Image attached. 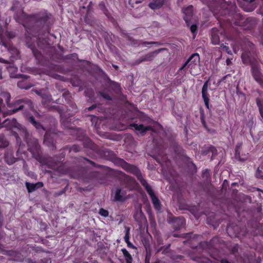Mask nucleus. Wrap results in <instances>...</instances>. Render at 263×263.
<instances>
[{
	"label": "nucleus",
	"instance_id": "f257e3e1",
	"mask_svg": "<svg viewBox=\"0 0 263 263\" xmlns=\"http://www.w3.org/2000/svg\"><path fill=\"white\" fill-rule=\"evenodd\" d=\"M249 46L250 49L242 52L241 59L243 63L251 66L252 75H254L255 73L259 72L260 69L254 45L252 43H249Z\"/></svg>",
	"mask_w": 263,
	"mask_h": 263
},
{
	"label": "nucleus",
	"instance_id": "f03ea898",
	"mask_svg": "<svg viewBox=\"0 0 263 263\" xmlns=\"http://www.w3.org/2000/svg\"><path fill=\"white\" fill-rule=\"evenodd\" d=\"M24 139L28 145V150L37 160L41 159L40 145L37 139L33 137L26 130L23 131Z\"/></svg>",
	"mask_w": 263,
	"mask_h": 263
},
{
	"label": "nucleus",
	"instance_id": "7ed1b4c3",
	"mask_svg": "<svg viewBox=\"0 0 263 263\" xmlns=\"http://www.w3.org/2000/svg\"><path fill=\"white\" fill-rule=\"evenodd\" d=\"M8 107L11 109L8 110L6 114L11 115L25 108L32 109L33 108V104L30 99L25 98L13 101L11 104H9Z\"/></svg>",
	"mask_w": 263,
	"mask_h": 263
},
{
	"label": "nucleus",
	"instance_id": "20e7f679",
	"mask_svg": "<svg viewBox=\"0 0 263 263\" xmlns=\"http://www.w3.org/2000/svg\"><path fill=\"white\" fill-rule=\"evenodd\" d=\"M115 162L121 166L124 170L129 172L137 176V179L139 181H145L142 176L140 171L135 165L127 163L123 159L116 158L114 159Z\"/></svg>",
	"mask_w": 263,
	"mask_h": 263
},
{
	"label": "nucleus",
	"instance_id": "39448f33",
	"mask_svg": "<svg viewBox=\"0 0 263 263\" xmlns=\"http://www.w3.org/2000/svg\"><path fill=\"white\" fill-rule=\"evenodd\" d=\"M200 61L199 55L198 53L192 54L187 60L183 64L180 70L185 68L190 69V73L192 75H196L195 69L198 67Z\"/></svg>",
	"mask_w": 263,
	"mask_h": 263
},
{
	"label": "nucleus",
	"instance_id": "423d86ee",
	"mask_svg": "<svg viewBox=\"0 0 263 263\" xmlns=\"http://www.w3.org/2000/svg\"><path fill=\"white\" fill-rule=\"evenodd\" d=\"M219 238L217 236L213 237L210 241H201L198 246L192 247L193 248L202 249L205 252H209L210 251L215 249L217 247V244L219 242Z\"/></svg>",
	"mask_w": 263,
	"mask_h": 263
},
{
	"label": "nucleus",
	"instance_id": "0eeeda50",
	"mask_svg": "<svg viewBox=\"0 0 263 263\" xmlns=\"http://www.w3.org/2000/svg\"><path fill=\"white\" fill-rule=\"evenodd\" d=\"M52 168L54 172H60L62 170V165L60 162H48L47 164H43L41 165V169L44 174H49L51 175V178H53L52 172L50 170H48L46 168Z\"/></svg>",
	"mask_w": 263,
	"mask_h": 263
},
{
	"label": "nucleus",
	"instance_id": "6e6552de",
	"mask_svg": "<svg viewBox=\"0 0 263 263\" xmlns=\"http://www.w3.org/2000/svg\"><path fill=\"white\" fill-rule=\"evenodd\" d=\"M167 50L166 48H163L150 52L142 56L140 58L135 62V65H138L143 62H152L158 54L162 51Z\"/></svg>",
	"mask_w": 263,
	"mask_h": 263
},
{
	"label": "nucleus",
	"instance_id": "1a4fd4ad",
	"mask_svg": "<svg viewBox=\"0 0 263 263\" xmlns=\"http://www.w3.org/2000/svg\"><path fill=\"white\" fill-rule=\"evenodd\" d=\"M37 37V45L41 48H45L50 46V44L48 42V37L45 35L42 31L32 34Z\"/></svg>",
	"mask_w": 263,
	"mask_h": 263
},
{
	"label": "nucleus",
	"instance_id": "9d476101",
	"mask_svg": "<svg viewBox=\"0 0 263 263\" xmlns=\"http://www.w3.org/2000/svg\"><path fill=\"white\" fill-rule=\"evenodd\" d=\"M170 222L172 224V227L175 230H180L185 224L184 218L181 217H174L172 220H170Z\"/></svg>",
	"mask_w": 263,
	"mask_h": 263
},
{
	"label": "nucleus",
	"instance_id": "9b49d317",
	"mask_svg": "<svg viewBox=\"0 0 263 263\" xmlns=\"http://www.w3.org/2000/svg\"><path fill=\"white\" fill-rule=\"evenodd\" d=\"M183 12L184 14V20L187 25V26H189L190 24L192 23V21L194 20L193 17V6H189L187 8L183 9Z\"/></svg>",
	"mask_w": 263,
	"mask_h": 263
},
{
	"label": "nucleus",
	"instance_id": "f8f14e48",
	"mask_svg": "<svg viewBox=\"0 0 263 263\" xmlns=\"http://www.w3.org/2000/svg\"><path fill=\"white\" fill-rule=\"evenodd\" d=\"M132 128H134L137 134H140L141 136H144L145 133L151 129L152 127L149 126H145L143 124L138 125L136 123H133L130 125Z\"/></svg>",
	"mask_w": 263,
	"mask_h": 263
},
{
	"label": "nucleus",
	"instance_id": "ddd939ff",
	"mask_svg": "<svg viewBox=\"0 0 263 263\" xmlns=\"http://www.w3.org/2000/svg\"><path fill=\"white\" fill-rule=\"evenodd\" d=\"M210 153H212L211 159L213 160L217 155V150L215 146L212 145H204L201 151V154L202 155H206Z\"/></svg>",
	"mask_w": 263,
	"mask_h": 263
},
{
	"label": "nucleus",
	"instance_id": "4468645a",
	"mask_svg": "<svg viewBox=\"0 0 263 263\" xmlns=\"http://www.w3.org/2000/svg\"><path fill=\"white\" fill-rule=\"evenodd\" d=\"M26 120L31 123L39 132L46 131V128L40 122L36 121L32 115H27L26 116Z\"/></svg>",
	"mask_w": 263,
	"mask_h": 263
},
{
	"label": "nucleus",
	"instance_id": "2eb2a0df",
	"mask_svg": "<svg viewBox=\"0 0 263 263\" xmlns=\"http://www.w3.org/2000/svg\"><path fill=\"white\" fill-rule=\"evenodd\" d=\"M13 152L12 149H7L4 155V161L9 165H11L15 163L18 158H15L13 155Z\"/></svg>",
	"mask_w": 263,
	"mask_h": 263
},
{
	"label": "nucleus",
	"instance_id": "dca6fc26",
	"mask_svg": "<svg viewBox=\"0 0 263 263\" xmlns=\"http://www.w3.org/2000/svg\"><path fill=\"white\" fill-rule=\"evenodd\" d=\"M210 82V79H209L207 81H206L202 88V97L204 100L205 105L208 108H209V98L208 97V85Z\"/></svg>",
	"mask_w": 263,
	"mask_h": 263
},
{
	"label": "nucleus",
	"instance_id": "f3484780",
	"mask_svg": "<svg viewBox=\"0 0 263 263\" xmlns=\"http://www.w3.org/2000/svg\"><path fill=\"white\" fill-rule=\"evenodd\" d=\"M99 154L102 157L107 160H113L116 156L113 151L106 148L101 149L99 151Z\"/></svg>",
	"mask_w": 263,
	"mask_h": 263
},
{
	"label": "nucleus",
	"instance_id": "a211bd4d",
	"mask_svg": "<svg viewBox=\"0 0 263 263\" xmlns=\"http://www.w3.org/2000/svg\"><path fill=\"white\" fill-rule=\"evenodd\" d=\"M77 162L81 165H86L87 163H89L92 165L93 166L97 167V168H102L103 166L100 164H98L94 162L93 161L89 160L86 158L80 157L77 158Z\"/></svg>",
	"mask_w": 263,
	"mask_h": 263
},
{
	"label": "nucleus",
	"instance_id": "6ab92c4d",
	"mask_svg": "<svg viewBox=\"0 0 263 263\" xmlns=\"http://www.w3.org/2000/svg\"><path fill=\"white\" fill-rule=\"evenodd\" d=\"M127 199L126 193L124 191H122L120 188L116 189L114 200L115 201L124 202Z\"/></svg>",
	"mask_w": 263,
	"mask_h": 263
},
{
	"label": "nucleus",
	"instance_id": "aec40b11",
	"mask_svg": "<svg viewBox=\"0 0 263 263\" xmlns=\"http://www.w3.org/2000/svg\"><path fill=\"white\" fill-rule=\"evenodd\" d=\"M26 186L29 193H32L37 189L43 186V182H36V183H30L26 182Z\"/></svg>",
	"mask_w": 263,
	"mask_h": 263
},
{
	"label": "nucleus",
	"instance_id": "412c9836",
	"mask_svg": "<svg viewBox=\"0 0 263 263\" xmlns=\"http://www.w3.org/2000/svg\"><path fill=\"white\" fill-rule=\"evenodd\" d=\"M112 175L121 181H131V178L121 171L114 170L112 171Z\"/></svg>",
	"mask_w": 263,
	"mask_h": 263
},
{
	"label": "nucleus",
	"instance_id": "4be33fe9",
	"mask_svg": "<svg viewBox=\"0 0 263 263\" xmlns=\"http://www.w3.org/2000/svg\"><path fill=\"white\" fill-rule=\"evenodd\" d=\"M242 146V143H238L237 144L235 147V157L236 159H238L240 161H245L247 158L248 156L246 155H242V157L240 156V150Z\"/></svg>",
	"mask_w": 263,
	"mask_h": 263
},
{
	"label": "nucleus",
	"instance_id": "5701e85b",
	"mask_svg": "<svg viewBox=\"0 0 263 263\" xmlns=\"http://www.w3.org/2000/svg\"><path fill=\"white\" fill-rule=\"evenodd\" d=\"M34 19L37 23L44 24L49 19L48 16L45 13H40L33 15Z\"/></svg>",
	"mask_w": 263,
	"mask_h": 263
},
{
	"label": "nucleus",
	"instance_id": "b1692460",
	"mask_svg": "<svg viewBox=\"0 0 263 263\" xmlns=\"http://www.w3.org/2000/svg\"><path fill=\"white\" fill-rule=\"evenodd\" d=\"M37 94L42 98L41 102H42V105L45 107H48V104L52 100L51 96L50 95H47V94H42V93H39V92H37Z\"/></svg>",
	"mask_w": 263,
	"mask_h": 263
},
{
	"label": "nucleus",
	"instance_id": "393cba45",
	"mask_svg": "<svg viewBox=\"0 0 263 263\" xmlns=\"http://www.w3.org/2000/svg\"><path fill=\"white\" fill-rule=\"evenodd\" d=\"M44 143L50 148L51 150L54 151L56 149L53 140L49 137L47 133H46L44 136Z\"/></svg>",
	"mask_w": 263,
	"mask_h": 263
},
{
	"label": "nucleus",
	"instance_id": "a878e982",
	"mask_svg": "<svg viewBox=\"0 0 263 263\" xmlns=\"http://www.w3.org/2000/svg\"><path fill=\"white\" fill-rule=\"evenodd\" d=\"M164 0H153L149 4V7L152 9H157L164 4Z\"/></svg>",
	"mask_w": 263,
	"mask_h": 263
},
{
	"label": "nucleus",
	"instance_id": "bb28decb",
	"mask_svg": "<svg viewBox=\"0 0 263 263\" xmlns=\"http://www.w3.org/2000/svg\"><path fill=\"white\" fill-rule=\"evenodd\" d=\"M7 255L12 257L15 260L18 261L22 260V254L18 251L12 250H9L7 252Z\"/></svg>",
	"mask_w": 263,
	"mask_h": 263
},
{
	"label": "nucleus",
	"instance_id": "cd10ccee",
	"mask_svg": "<svg viewBox=\"0 0 263 263\" xmlns=\"http://www.w3.org/2000/svg\"><path fill=\"white\" fill-rule=\"evenodd\" d=\"M151 198L154 209L156 211H160L161 210V204L158 198L157 197L156 195H155L152 197Z\"/></svg>",
	"mask_w": 263,
	"mask_h": 263
},
{
	"label": "nucleus",
	"instance_id": "c85d7f7f",
	"mask_svg": "<svg viewBox=\"0 0 263 263\" xmlns=\"http://www.w3.org/2000/svg\"><path fill=\"white\" fill-rule=\"evenodd\" d=\"M109 87L117 93H119L121 92L120 85L114 81L109 80Z\"/></svg>",
	"mask_w": 263,
	"mask_h": 263
},
{
	"label": "nucleus",
	"instance_id": "c756f323",
	"mask_svg": "<svg viewBox=\"0 0 263 263\" xmlns=\"http://www.w3.org/2000/svg\"><path fill=\"white\" fill-rule=\"evenodd\" d=\"M142 186L144 187L146 190L147 193L149 195L150 197L156 195L155 193L154 192L152 187L148 184V182H141Z\"/></svg>",
	"mask_w": 263,
	"mask_h": 263
},
{
	"label": "nucleus",
	"instance_id": "7c9ffc66",
	"mask_svg": "<svg viewBox=\"0 0 263 263\" xmlns=\"http://www.w3.org/2000/svg\"><path fill=\"white\" fill-rule=\"evenodd\" d=\"M121 251L123 254L126 262L132 263L133 258L130 254L128 252V251L125 248L122 249Z\"/></svg>",
	"mask_w": 263,
	"mask_h": 263
},
{
	"label": "nucleus",
	"instance_id": "2f4dec72",
	"mask_svg": "<svg viewBox=\"0 0 263 263\" xmlns=\"http://www.w3.org/2000/svg\"><path fill=\"white\" fill-rule=\"evenodd\" d=\"M255 80L263 88V76L261 74L260 72H258L255 74L253 75Z\"/></svg>",
	"mask_w": 263,
	"mask_h": 263
},
{
	"label": "nucleus",
	"instance_id": "473e14b6",
	"mask_svg": "<svg viewBox=\"0 0 263 263\" xmlns=\"http://www.w3.org/2000/svg\"><path fill=\"white\" fill-rule=\"evenodd\" d=\"M9 144V141L6 139L4 135H0V148H5Z\"/></svg>",
	"mask_w": 263,
	"mask_h": 263
},
{
	"label": "nucleus",
	"instance_id": "72a5a7b5",
	"mask_svg": "<svg viewBox=\"0 0 263 263\" xmlns=\"http://www.w3.org/2000/svg\"><path fill=\"white\" fill-rule=\"evenodd\" d=\"M171 244H168L166 246H163L157 249L156 253H158L161 252L163 254H165L169 252Z\"/></svg>",
	"mask_w": 263,
	"mask_h": 263
},
{
	"label": "nucleus",
	"instance_id": "f704fd0d",
	"mask_svg": "<svg viewBox=\"0 0 263 263\" xmlns=\"http://www.w3.org/2000/svg\"><path fill=\"white\" fill-rule=\"evenodd\" d=\"M212 43L213 44L217 45L220 43V37L217 32H212Z\"/></svg>",
	"mask_w": 263,
	"mask_h": 263
},
{
	"label": "nucleus",
	"instance_id": "c9c22d12",
	"mask_svg": "<svg viewBox=\"0 0 263 263\" xmlns=\"http://www.w3.org/2000/svg\"><path fill=\"white\" fill-rule=\"evenodd\" d=\"M202 179L203 181H208L211 179V175L210 173V170L205 169L202 172Z\"/></svg>",
	"mask_w": 263,
	"mask_h": 263
},
{
	"label": "nucleus",
	"instance_id": "e433bc0d",
	"mask_svg": "<svg viewBox=\"0 0 263 263\" xmlns=\"http://www.w3.org/2000/svg\"><path fill=\"white\" fill-rule=\"evenodd\" d=\"M263 165L259 166L256 171L255 176L257 179H261L263 180Z\"/></svg>",
	"mask_w": 263,
	"mask_h": 263
},
{
	"label": "nucleus",
	"instance_id": "4c0bfd02",
	"mask_svg": "<svg viewBox=\"0 0 263 263\" xmlns=\"http://www.w3.org/2000/svg\"><path fill=\"white\" fill-rule=\"evenodd\" d=\"M17 86L22 88V89H27L30 87V86H29L25 80L20 81H18L17 83Z\"/></svg>",
	"mask_w": 263,
	"mask_h": 263
},
{
	"label": "nucleus",
	"instance_id": "58836bf2",
	"mask_svg": "<svg viewBox=\"0 0 263 263\" xmlns=\"http://www.w3.org/2000/svg\"><path fill=\"white\" fill-rule=\"evenodd\" d=\"M130 237V228L128 227H125V236L124 237V241L127 242L129 241Z\"/></svg>",
	"mask_w": 263,
	"mask_h": 263
},
{
	"label": "nucleus",
	"instance_id": "ea45409f",
	"mask_svg": "<svg viewBox=\"0 0 263 263\" xmlns=\"http://www.w3.org/2000/svg\"><path fill=\"white\" fill-rule=\"evenodd\" d=\"M190 27V30L193 33H195L197 31V24L196 23V20L192 21L191 24L189 26Z\"/></svg>",
	"mask_w": 263,
	"mask_h": 263
},
{
	"label": "nucleus",
	"instance_id": "a19ab883",
	"mask_svg": "<svg viewBox=\"0 0 263 263\" xmlns=\"http://www.w3.org/2000/svg\"><path fill=\"white\" fill-rule=\"evenodd\" d=\"M256 7V5L254 4H250L245 8V10L247 12H252Z\"/></svg>",
	"mask_w": 263,
	"mask_h": 263
},
{
	"label": "nucleus",
	"instance_id": "79ce46f5",
	"mask_svg": "<svg viewBox=\"0 0 263 263\" xmlns=\"http://www.w3.org/2000/svg\"><path fill=\"white\" fill-rule=\"evenodd\" d=\"M256 101L257 105L259 108L260 115L263 118V107H262V103H261L260 100L258 98H257L256 99Z\"/></svg>",
	"mask_w": 263,
	"mask_h": 263
},
{
	"label": "nucleus",
	"instance_id": "37998d69",
	"mask_svg": "<svg viewBox=\"0 0 263 263\" xmlns=\"http://www.w3.org/2000/svg\"><path fill=\"white\" fill-rule=\"evenodd\" d=\"M99 214L104 217H107L109 215L108 211L103 208L100 209Z\"/></svg>",
	"mask_w": 263,
	"mask_h": 263
},
{
	"label": "nucleus",
	"instance_id": "c03bdc74",
	"mask_svg": "<svg viewBox=\"0 0 263 263\" xmlns=\"http://www.w3.org/2000/svg\"><path fill=\"white\" fill-rule=\"evenodd\" d=\"M3 96L6 100V104L7 107L8 106L9 104H11L12 102H10L11 96L10 93L7 92H5L3 94Z\"/></svg>",
	"mask_w": 263,
	"mask_h": 263
},
{
	"label": "nucleus",
	"instance_id": "a18cd8bd",
	"mask_svg": "<svg viewBox=\"0 0 263 263\" xmlns=\"http://www.w3.org/2000/svg\"><path fill=\"white\" fill-rule=\"evenodd\" d=\"M125 37L126 38L127 40L129 41L132 44H133L134 45L138 44L137 41L135 40L133 37L130 36L128 34H125Z\"/></svg>",
	"mask_w": 263,
	"mask_h": 263
},
{
	"label": "nucleus",
	"instance_id": "49530a36",
	"mask_svg": "<svg viewBox=\"0 0 263 263\" xmlns=\"http://www.w3.org/2000/svg\"><path fill=\"white\" fill-rule=\"evenodd\" d=\"M67 188H68V184H67L66 186L63 189H62L61 191L55 192L54 194V196L55 197H58V196H61V195L64 194Z\"/></svg>",
	"mask_w": 263,
	"mask_h": 263
},
{
	"label": "nucleus",
	"instance_id": "de8ad7c7",
	"mask_svg": "<svg viewBox=\"0 0 263 263\" xmlns=\"http://www.w3.org/2000/svg\"><path fill=\"white\" fill-rule=\"evenodd\" d=\"M220 49L225 50L228 54H231V51L230 50L228 46L221 44L219 47Z\"/></svg>",
	"mask_w": 263,
	"mask_h": 263
},
{
	"label": "nucleus",
	"instance_id": "09e8293b",
	"mask_svg": "<svg viewBox=\"0 0 263 263\" xmlns=\"http://www.w3.org/2000/svg\"><path fill=\"white\" fill-rule=\"evenodd\" d=\"M238 245L237 244V245H235V246H234L232 248L231 250V254H232L234 255H236V254L238 253Z\"/></svg>",
	"mask_w": 263,
	"mask_h": 263
},
{
	"label": "nucleus",
	"instance_id": "8fccbe9b",
	"mask_svg": "<svg viewBox=\"0 0 263 263\" xmlns=\"http://www.w3.org/2000/svg\"><path fill=\"white\" fill-rule=\"evenodd\" d=\"M99 93L105 99L107 100H111V97L108 93H105L102 91H100Z\"/></svg>",
	"mask_w": 263,
	"mask_h": 263
},
{
	"label": "nucleus",
	"instance_id": "3c124183",
	"mask_svg": "<svg viewBox=\"0 0 263 263\" xmlns=\"http://www.w3.org/2000/svg\"><path fill=\"white\" fill-rule=\"evenodd\" d=\"M187 235V237H189L191 238H193V240L194 239H196L198 238H201V236L200 235L193 234V233H188L186 234Z\"/></svg>",
	"mask_w": 263,
	"mask_h": 263
},
{
	"label": "nucleus",
	"instance_id": "603ef678",
	"mask_svg": "<svg viewBox=\"0 0 263 263\" xmlns=\"http://www.w3.org/2000/svg\"><path fill=\"white\" fill-rule=\"evenodd\" d=\"M72 151L74 152L75 153L79 152L81 151L82 148L81 146L78 145H71Z\"/></svg>",
	"mask_w": 263,
	"mask_h": 263
},
{
	"label": "nucleus",
	"instance_id": "864d4df0",
	"mask_svg": "<svg viewBox=\"0 0 263 263\" xmlns=\"http://www.w3.org/2000/svg\"><path fill=\"white\" fill-rule=\"evenodd\" d=\"M200 119H201V123H202L203 126L205 128H207L206 124V122H205V121L204 119V114L203 112H201V114Z\"/></svg>",
	"mask_w": 263,
	"mask_h": 263
},
{
	"label": "nucleus",
	"instance_id": "5fc2aeb1",
	"mask_svg": "<svg viewBox=\"0 0 263 263\" xmlns=\"http://www.w3.org/2000/svg\"><path fill=\"white\" fill-rule=\"evenodd\" d=\"M6 68L8 69V70L9 72H15L17 70V68L12 66V65H9L8 66L6 67Z\"/></svg>",
	"mask_w": 263,
	"mask_h": 263
},
{
	"label": "nucleus",
	"instance_id": "6e6d98bb",
	"mask_svg": "<svg viewBox=\"0 0 263 263\" xmlns=\"http://www.w3.org/2000/svg\"><path fill=\"white\" fill-rule=\"evenodd\" d=\"M150 258H151V253L148 252L147 251H146V253L145 258V263H149Z\"/></svg>",
	"mask_w": 263,
	"mask_h": 263
},
{
	"label": "nucleus",
	"instance_id": "4d7b16f0",
	"mask_svg": "<svg viewBox=\"0 0 263 263\" xmlns=\"http://www.w3.org/2000/svg\"><path fill=\"white\" fill-rule=\"evenodd\" d=\"M63 96L67 100H69V92L68 91H66L63 93Z\"/></svg>",
	"mask_w": 263,
	"mask_h": 263
},
{
	"label": "nucleus",
	"instance_id": "13d9d810",
	"mask_svg": "<svg viewBox=\"0 0 263 263\" xmlns=\"http://www.w3.org/2000/svg\"><path fill=\"white\" fill-rule=\"evenodd\" d=\"M19 5V3L18 2H16L15 4L11 8V10L15 11L17 9V7Z\"/></svg>",
	"mask_w": 263,
	"mask_h": 263
},
{
	"label": "nucleus",
	"instance_id": "bf43d9fd",
	"mask_svg": "<svg viewBox=\"0 0 263 263\" xmlns=\"http://www.w3.org/2000/svg\"><path fill=\"white\" fill-rule=\"evenodd\" d=\"M174 151L176 153H180V147L177 144H174Z\"/></svg>",
	"mask_w": 263,
	"mask_h": 263
},
{
	"label": "nucleus",
	"instance_id": "052dcab7",
	"mask_svg": "<svg viewBox=\"0 0 263 263\" xmlns=\"http://www.w3.org/2000/svg\"><path fill=\"white\" fill-rule=\"evenodd\" d=\"M157 244L158 246L162 245L163 244V240L161 237H158L157 238Z\"/></svg>",
	"mask_w": 263,
	"mask_h": 263
},
{
	"label": "nucleus",
	"instance_id": "680f3d73",
	"mask_svg": "<svg viewBox=\"0 0 263 263\" xmlns=\"http://www.w3.org/2000/svg\"><path fill=\"white\" fill-rule=\"evenodd\" d=\"M49 110H59L60 107L58 106L53 105L49 108Z\"/></svg>",
	"mask_w": 263,
	"mask_h": 263
},
{
	"label": "nucleus",
	"instance_id": "e2e57ef3",
	"mask_svg": "<svg viewBox=\"0 0 263 263\" xmlns=\"http://www.w3.org/2000/svg\"><path fill=\"white\" fill-rule=\"evenodd\" d=\"M16 78H23L24 80H27L29 77L28 76H26V75H24V74H19L18 76H17L16 77Z\"/></svg>",
	"mask_w": 263,
	"mask_h": 263
},
{
	"label": "nucleus",
	"instance_id": "0e129e2a",
	"mask_svg": "<svg viewBox=\"0 0 263 263\" xmlns=\"http://www.w3.org/2000/svg\"><path fill=\"white\" fill-rule=\"evenodd\" d=\"M142 44L143 45H149V44H158V43L157 42H142Z\"/></svg>",
	"mask_w": 263,
	"mask_h": 263
},
{
	"label": "nucleus",
	"instance_id": "69168bd1",
	"mask_svg": "<svg viewBox=\"0 0 263 263\" xmlns=\"http://www.w3.org/2000/svg\"><path fill=\"white\" fill-rule=\"evenodd\" d=\"M31 110L34 112V115L35 116V117H41L40 114L34 109V107L32 109H31Z\"/></svg>",
	"mask_w": 263,
	"mask_h": 263
},
{
	"label": "nucleus",
	"instance_id": "338daca9",
	"mask_svg": "<svg viewBox=\"0 0 263 263\" xmlns=\"http://www.w3.org/2000/svg\"><path fill=\"white\" fill-rule=\"evenodd\" d=\"M127 243V246L129 248H133V249H134V248H136V247L133 245L132 243H131L130 242V241L126 242Z\"/></svg>",
	"mask_w": 263,
	"mask_h": 263
},
{
	"label": "nucleus",
	"instance_id": "774afa93",
	"mask_svg": "<svg viewBox=\"0 0 263 263\" xmlns=\"http://www.w3.org/2000/svg\"><path fill=\"white\" fill-rule=\"evenodd\" d=\"M64 149L66 151H68L70 153L72 151L71 146H70V145L66 146L64 147Z\"/></svg>",
	"mask_w": 263,
	"mask_h": 263
}]
</instances>
